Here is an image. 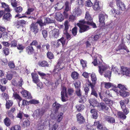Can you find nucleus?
I'll return each instance as SVG.
<instances>
[{"label": "nucleus", "mask_w": 130, "mask_h": 130, "mask_svg": "<svg viewBox=\"0 0 130 130\" xmlns=\"http://www.w3.org/2000/svg\"><path fill=\"white\" fill-rule=\"evenodd\" d=\"M118 50L124 49L128 53L129 52V51L127 49V46L123 43L120 44L118 47Z\"/></svg>", "instance_id": "nucleus-24"}, {"label": "nucleus", "mask_w": 130, "mask_h": 130, "mask_svg": "<svg viewBox=\"0 0 130 130\" xmlns=\"http://www.w3.org/2000/svg\"><path fill=\"white\" fill-rule=\"evenodd\" d=\"M101 35L100 34L96 35L94 36H92L91 37H92V39H91L92 41H96L100 37Z\"/></svg>", "instance_id": "nucleus-39"}, {"label": "nucleus", "mask_w": 130, "mask_h": 130, "mask_svg": "<svg viewBox=\"0 0 130 130\" xmlns=\"http://www.w3.org/2000/svg\"><path fill=\"white\" fill-rule=\"evenodd\" d=\"M26 52L29 55L33 53L34 51V49L33 47L31 46H28L26 48Z\"/></svg>", "instance_id": "nucleus-27"}, {"label": "nucleus", "mask_w": 130, "mask_h": 130, "mask_svg": "<svg viewBox=\"0 0 130 130\" xmlns=\"http://www.w3.org/2000/svg\"><path fill=\"white\" fill-rule=\"evenodd\" d=\"M64 29L63 31V32H66L68 31V30L69 28V22L68 21H66L64 23Z\"/></svg>", "instance_id": "nucleus-34"}, {"label": "nucleus", "mask_w": 130, "mask_h": 130, "mask_svg": "<svg viewBox=\"0 0 130 130\" xmlns=\"http://www.w3.org/2000/svg\"><path fill=\"white\" fill-rule=\"evenodd\" d=\"M2 7L4 8V10L5 11L9 12L10 11L9 6L5 3H2Z\"/></svg>", "instance_id": "nucleus-31"}, {"label": "nucleus", "mask_w": 130, "mask_h": 130, "mask_svg": "<svg viewBox=\"0 0 130 130\" xmlns=\"http://www.w3.org/2000/svg\"><path fill=\"white\" fill-rule=\"evenodd\" d=\"M91 77L93 82V83H92V84H94V85H95L97 80V78L94 73H92L91 75Z\"/></svg>", "instance_id": "nucleus-33"}, {"label": "nucleus", "mask_w": 130, "mask_h": 130, "mask_svg": "<svg viewBox=\"0 0 130 130\" xmlns=\"http://www.w3.org/2000/svg\"><path fill=\"white\" fill-rule=\"evenodd\" d=\"M65 9L64 11H68L70 9V7L69 6V2L68 1H66L65 3Z\"/></svg>", "instance_id": "nucleus-45"}, {"label": "nucleus", "mask_w": 130, "mask_h": 130, "mask_svg": "<svg viewBox=\"0 0 130 130\" xmlns=\"http://www.w3.org/2000/svg\"><path fill=\"white\" fill-rule=\"evenodd\" d=\"M3 52L5 55H8L9 54L10 51L8 48L5 47L3 48Z\"/></svg>", "instance_id": "nucleus-42"}, {"label": "nucleus", "mask_w": 130, "mask_h": 130, "mask_svg": "<svg viewBox=\"0 0 130 130\" xmlns=\"http://www.w3.org/2000/svg\"><path fill=\"white\" fill-rule=\"evenodd\" d=\"M54 20L48 18H46L44 19V23H43L42 21V23L44 24V25H43V26L45 25L46 23H54Z\"/></svg>", "instance_id": "nucleus-25"}, {"label": "nucleus", "mask_w": 130, "mask_h": 130, "mask_svg": "<svg viewBox=\"0 0 130 130\" xmlns=\"http://www.w3.org/2000/svg\"><path fill=\"white\" fill-rule=\"evenodd\" d=\"M90 112L91 113L92 116L94 119H96L98 117V115L97 110L95 109H91Z\"/></svg>", "instance_id": "nucleus-29"}, {"label": "nucleus", "mask_w": 130, "mask_h": 130, "mask_svg": "<svg viewBox=\"0 0 130 130\" xmlns=\"http://www.w3.org/2000/svg\"><path fill=\"white\" fill-rule=\"evenodd\" d=\"M64 106L60 105L56 102H55L53 104V111L55 114H56L58 111L59 109L61 107H63Z\"/></svg>", "instance_id": "nucleus-7"}, {"label": "nucleus", "mask_w": 130, "mask_h": 130, "mask_svg": "<svg viewBox=\"0 0 130 130\" xmlns=\"http://www.w3.org/2000/svg\"><path fill=\"white\" fill-rule=\"evenodd\" d=\"M92 39V37H89L88 39V41L86 42V43L87 47H89L91 46V44L90 43H92V41L91 39Z\"/></svg>", "instance_id": "nucleus-49"}, {"label": "nucleus", "mask_w": 130, "mask_h": 130, "mask_svg": "<svg viewBox=\"0 0 130 130\" xmlns=\"http://www.w3.org/2000/svg\"><path fill=\"white\" fill-rule=\"evenodd\" d=\"M85 19H86L88 21L90 20L91 21L92 20V17H91L90 14L88 12H87L86 13Z\"/></svg>", "instance_id": "nucleus-47"}, {"label": "nucleus", "mask_w": 130, "mask_h": 130, "mask_svg": "<svg viewBox=\"0 0 130 130\" xmlns=\"http://www.w3.org/2000/svg\"><path fill=\"white\" fill-rule=\"evenodd\" d=\"M105 85V87L106 89H108L113 86V84L109 82H103Z\"/></svg>", "instance_id": "nucleus-44"}, {"label": "nucleus", "mask_w": 130, "mask_h": 130, "mask_svg": "<svg viewBox=\"0 0 130 130\" xmlns=\"http://www.w3.org/2000/svg\"><path fill=\"white\" fill-rule=\"evenodd\" d=\"M21 93L23 96L26 99H30L32 98L30 93L26 90H24L22 91Z\"/></svg>", "instance_id": "nucleus-14"}, {"label": "nucleus", "mask_w": 130, "mask_h": 130, "mask_svg": "<svg viewBox=\"0 0 130 130\" xmlns=\"http://www.w3.org/2000/svg\"><path fill=\"white\" fill-rule=\"evenodd\" d=\"M47 58L50 59H52L54 57L53 54L51 52H48L47 53Z\"/></svg>", "instance_id": "nucleus-56"}, {"label": "nucleus", "mask_w": 130, "mask_h": 130, "mask_svg": "<svg viewBox=\"0 0 130 130\" xmlns=\"http://www.w3.org/2000/svg\"><path fill=\"white\" fill-rule=\"evenodd\" d=\"M62 4V3H61V4L58 3L57 4V6L55 8L56 10H59L61 9L63 7L61 5Z\"/></svg>", "instance_id": "nucleus-58"}, {"label": "nucleus", "mask_w": 130, "mask_h": 130, "mask_svg": "<svg viewBox=\"0 0 130 130\" xmlns=\"http://www.w3.org/2000/svg\"><path fill=\"white\" fill-rule=\"evenodd\" d=\"M104 119L108 122L110 123H113L115 122V119L110 116H104Z\"/></svg>", "instance_id": "nucleus-20"}, {"label": "nucleus", "mask_w": 130, "mask_h": 130, "mask_svg": "<svg viewBox=\"0 0 130 130\" xmlns=\"http://www.w3.org/2000/svg\"><path fill=\"white\" fill-rule=\"evenodd\" d=\"M117 5L119 7L120 10H124L125 9V6L124 4L122 2H120L119 3H117Z\"/></svg>", "instance_id": "nucleus-26"}, {"label": "nucleus", "mask_w": 130, "mask_h": 130, "mask_svg": "<svg viewBox=\"0 0 130 130\" xmlns=\"http://www.w3.org/2000/svg\"><path fill=\"white\" fill-rule=\"evenodd\" d=\"M55 18L57 20L60 22H61L63 20L62 15L59 12L56 13L55 15Z\"/></svg>", "instance_id": "nucleus-19"}, {"label": "nucleus", "mask_w": 130, "mask_h": 130, "mask_svg": "<svg viewBox=\"0 0 130 130\" xmlns=\"http://www.w3.org/2000/svg\"><path fill=\"white\" fill-rule=\"evenodd\" d=\"M98 106L102 110L105 111H107L109 109L108 106L106 105L105 103L101 102L99 103Z\"/></svg>", "instance_id": "nucleus-16"}, {"label": "nucleus", "mask_w": 130, "mask_h": 130, "mask_svg": "<svg viewBox=\"0 0 130 130\" xmlns=\"http://www.w3.org/2000/svg\"><path fill=\"white\" fill-rule=\"evenodd\" d=\"M18 49L20 50H23L25 48V47L22 45L19 44L17 46Z\"/></svg>", "instance_id": "nucleus-64"}, {"label": "nucleus", "mask_w": 130, "mask_h": 130, "mask_svg": "<svg viewBox=\"0 0 130 130\" xmlns=\"http://www.w3.org/2000/svg\"><path fill=\"white\" fill-rule=\"evenodd\" d=\"M99 72L101 75H102L103 72L107 69V67L104 66H99Z\"/></svg>", "instance_id": "nucleus-30"}, {"label": "nucleus", "mask_w": 130, "mask_h": 130, "mask_svg": "<svg viewBox=\"0 0 130 130\" xmlns=\"http://www.w3.org/2000/svg\"><path fill=\"white\" fill-rule=\"evenodd\" d=\"M76 107L77 110L78 111H82L85 108V107L83 105L80 104L76 105Z\"/></svg>", "instance_id": "nucleus-40"}, {"label": "nucleus", "mask_w": 130, "mask_h": 130, "mask_svg": "<svg viewBox=\"0 0 130 130\" xmlns=\"http://www.w3.org/2000/svg\"><path fill=\"white\" fill-rule=\"evenodd\" d=\"M34 10V9L33 8H29L28 9L27 11L25 12V13L27 15L29 14H30L31 12H33Z\"/></svg>", "instance_id": "nucleus-63"}, {"label": "nucleus", "mask_w": 130, "mask_h": 130, "mask_svg": "<svg viewBox=\"0 0 130 130\" xmlns=\"http://www.w3.org/2000/svg\"><path fill=\"white\" fill-rule=\"evenodd\" d=\"M63 113L62 112H60L57 116V121L58 122H60L63 117Z\"/></svg>", "instance_id": "nucleus-41"}, {"label": "nucleus", "mask_w": 130, "mask_h": 130, "mask_svg": "<svg viewBox=\"0 0 130 130\" xmlns=\"http://www.w3.org/2000/svg\"><path fill=\"white\" fill-rule=\"evenodd\" d=\"M100 96L101 99L106 104H108L110 106L113 104V102L112 100L106 98H104L100 95Z\"/></svg>", "instance_id": "nucleus-15"}, {"label": "nucleus", "mask_w": 130, "mask_h": 130, "mask_svg": "<svg viewBox=\"0 0 130 130\" xmlns=\"http://www.w3.org/2000/svg\"><path fill=\"white\" fill-rule=\"evenodd\" d=\"M111 72L110 71H108L106 72L104 76L107 77L109 79L111 76Z\"/></svg>", "instance_id": "nucleus-57"}, {"label": "nucleus", "mask_w": 130, "mask_h": 130, "mask_svg": "<svg viewBox=\"0 0 130 130\" xmlns=\"http://www.w3.org/2000/svg\"><path fill=\"white\" fill-rule=\"evenodd\" d=\"M82 13V10L79 7H76L73 10V14L76 17L81 15Z\"/></svg>", "instance_id": "nucleus-11"}, {"label": "nucleus", "mask_w": 130, "mask_h": 130, "mask_svg": "<svg viewBox=\"0 0 130 130\" xmlns=\"http://www.w3.org/2000/svg\"><path fill=\"white\" fill-rule=\"evenodd\" d=\"M93 8L94 10L96 11L100 10V7L99 6V2L97 0L95 1Z\"/></svg>", "instance_id": "nucleus-22"}, {"label": "nucleus", "mask_w": 130, "mask_h": 130, "mask_svg": "<svg viewBox=\"0 0 130 130\" xmlns=\"http://www.w3.org/2000/svg\"><path fill=\"white\" fill-rule=\"evenodd\" d=\"M38 64V65L40 67H44L48 66V64L47 62L45 61H39Z\"/></svg>", "instance_id": "nucleus-32"}, {"label": "nucleus", "mask_w": 130, "mask_h": 130, "mask_svg": "<svg viewBox=\"0 0 130 130\" xmlns=\"http://www.w3.org/2000/svg\"><path fill=\"white\" fill-rule=\"evenodd\" d=\"M14 10L15 12L19 13L21 12L23 10L22 8L20 6L18 7L15 8Z\"/></svg>", "instance_id": "nucleus-50"}, {"label": "nucleus", "mask_w": 130, "mask_h": 130, "mask_svg": "<svg viewBox=\"0 0 130 130\" xmlns=\"http://www.w3.org/2000/svg\"><path fill=\"white\" fill-rule=\"evenodd\" d=\"M61 95L62 101L63 102L66 101L68 96L66 92V89L65 87H63L61 92Z\"/></svg>", "instance_id": "nucleus-9"}, {"label": "nucleus", "mask_w": 130, "mask_h": 130, "mask_svg": "<svg viewBox=\"0 0 130 130\" xmlns=\"http://www.w3.org/2000/svg\"><path fill=\"white\" fill-rule=\"evenodd\" d=\"M32 80L35 83L37 84L38 83L39 81L38 76L36 73H32L31 74Z\"/></svg>", "instance_id": "nucleus-17"}, {"label": "nucleus", "mask_w": 130, "mask_h": 130, "mask_svg": "<svg viewBox=\"0 0 130 130\" xmlns=\"http://www.w3.org/2000/svg\"><path fill=\"white\" fill-rule=\"evenodd\" d=\"M89 102L90 105L92 106H98L99 104L96 100L93 99H89Z\"/></svg>", "instance_id": "nucleus-23"}, {"label": "nucleus", "mask_w": 130, "mask_h": 130, "mask_svg": "<svg viewBox=\"0 0 130 130\" xmlns=\"http://www.w3.org/2000/svg\"><path fill=\"white\" fill-rule=\"evenodd\" d=\"M112 70L116 74L118 73L119 75L120 74L119 73H118L119 70L118 68L117 67L112 66Z\"/></svg>", "instance_id": "nucleus-52"}, {"label": "nucleus", "mask_w": 130, "mask_h": 130, "mask_svg": "<svg viewBox=\"0 0 130 130\" xmlns=\"http://www.w3.org/2000/svg\"><path fill=\"white\" fill-rule=\"evenodd\" d=\"M87 84L89 86H90L91 87L92 89V92L91 94L93 95L96 97H97L98 94L94 89V87L95 86L94 84H92V83L89 81H88Z\"/></svg>", "instance_id": "nucleus-13"}, {"label": "nucleus", "mask_w": 130, "mask_h": 130, "mask_svg": "<svg viewBox=\"0 0 130 130\" xmlns=\"http://www.w3.org/2000/svg\"><path fill=\"white\" fill-rule=\"evenodd\" d=\"M77 31V28L76 27H75L72 29V32L74 36L76 35Z\"/></svg>", "instance_id": "nucleus-59"}, {"label": "nucleus", "mask_w": 130, "mask_h": 130, "mask_svg": "<svg viewBox=\"0 0 130 130\" xmlns=\"http://www.w3.org/2000/svg\"><path fill=\"white\" fill-rule=\"evenodd\" d=\"M23 125L25 126H27L30 125V121L27 119L26 120L23 122Z\"/></svg>", "instance_id": "nucleus-61"}, {"label": "nucleus", "mask_w": 130, "mask_h": 130, "mask_svg": "<svg viewBox=\"0 0 130 130\" xmlns=\"http://www.w3.org/2000/svg\"><path fill=\"white\" fill-rule=\"evenodd\" d=\"M52 45L56 47H58L60 45V42L59 41V39L56 41H52L51 42Z\"/></svg>", "instance_id": "nucleus-35"}, {"label": "nucleus", "mask_w": 130, "mask_h": 130, "mask_svg": "<svg viewBox=\"0 0 130 130\" xmlns=\"http://www.w3.org/2000/svg\"><path fill=\"white\" fill-rule=\"evenodd\" d=\"M86 24H87V22L85 21L84 20L80 21L79 23L77 24V26L79 28L80 33L87 31L90 29L89 27L86 25Z\"/></svg>", "instance_id": "nucleus-2"}, {"label": "nucleus", "mask_w": 130, "mask_h": 130, "mask_svg": "<svg viewBox=\"0 0 130 130\" xmlns=\"http://www.w3.org/2000/svg\"><path fill=\"white\" fill-rule=\"evenodd\" d=\"M21 127L20 125H16L13 126L10 130H21Z\"/></svg>", "instance_id": "nucleus-46"}, {"label": "nucleus", "mask_w": 130, "mask_h": 130, "mask_svg": "<svg viewBox=\"0 0 130 130\" xmlns=\"http://www.w3.org/2000/svg\"><path fill=\"white\" fill-rule=\"evenodd\" d=\"M46 111L44 109H37L34 111L33 114V116L34 117L41 118Z\"/></svg>", "instance_id": "nucleus-4"}, {"label": "nucleus", "mask_w": 130, "mask_h": 130, "mask_svg": "<svg viewBox=\"0 0 130 130\" xmlns=\"http://www.w3.org/2000/svg\"><path fill=\"white\" fill-rule=\"evenodd\" d=\"M3 18L5 21H10L12 18V15L10 13H7L4 14Z\"/></svg>", "instance_id": "nucleus-21"}, {"label": "nucleus", "mask_w": 130, "mask_h": 130, "mask_svg": "<svg viewBox=\"0 0 130 130\" xmlns=\"http://www.w3.org/2000/svg\"><path fill=\"white\" fill-rule=\"evenodd\" d=\"M50 35L54 38L57 39L60 36V32L58 29H54L50 31Z\"/></svg>", "instance_id": "nucleus-6"}, {"label": "nucleus", "mask_w": 130, "mask_h": 130, "mask_svg": "<svg viewBox=\"0 0 130 130\" xmlns=\"http://www.w3.org/2000/svg\"><path fill=\"white\" fill-rule=\"evenodd\" d=\"M13 103L10 100L7 101L6 105V108L8 109H9L10 107L12 105Z\"/></svg>", "instance_id": "nucleus-38"}, {"label": "nucleus", "mask_w": 130, "mask_h": 130, "mask_svg": "<svg viewBox=\"0 0 130 130\" xmlns=\"http://www.w3.org/2000/svg\"><path fill=\"white\" fill-rule=\"evenodd\" d=\"M94 124L97 125V128L99 129H102L103 128L102 124L100 123V122L99 121L95 122Z\"/></svg>", "instance_id": "nucleus-51"}, {"label": "nucleus", "mask_w": 130, "mask_h": 130, "mask_svg": "<svg viewBox=\"0 0 130 130\" xmlns=\"http://www.w3.org/2000/svg\"><path fill=\"white\" fill-rule=\"evenodd\" d=\"M121 72L123 75L130 77V69L124 67H121Z\"/></svg>", "instance_id": "nucleus-8"}, {"label": "nucleus", "mask_w": 130, "mask_h": 130, "mask_svg": "<svg viewBox=\"0 0 130 130\" xmlns=\"http://www.w3.org/2000/svg\"><path fill=\"white\" fill-rule=\"evenodd\" d=\"M99 22L103 25H104L105 21L107 19L108 16L105 14H99Z\"/></svg>", "instance_id": "nucleus-12"}, {"label": "nucleus", "mask_w": 130, "mask_h": 130, "mask_svg": "<svg viewBox=\"0 0 130 130\" xmlns=\"http://www.w3.org/2000/svg\"><path fill=\"white\" fill-rule=\"evenodd\" d=\"M125 101L121 100L120 102V106L122 110L124 112L126 115H127L129 112L127 108L126 107L125 104Z\"/></svg>", "instance_id": "nucleus-10"}, {"label": "nucleus", "mask_w": 130, "mask_h": 130, "mask_svg": "<svg viewBox=\"0 0 130 130\" xmlns=\"http://www.w3.org/2000/svg\"><path fill=\"white\" fill-rule=\"evenodd\" d=\"M2 99H5L6 100L7 99H8V95L5 93H3L2 94V96H1Z\"/></svg>", "instance_id": "nucleus-54"}, {"label": "nucleus", "mask_w": 130, "mask_h": 130, "mask_svg": "<svg viewBox=\"0 0 130 130\" xmlns=\"http://www.w3.org/2000/svg\"><path fill=\"white\" fill-rule=\"evenodd\" d=\"M7 112L8 116L11 119H13L14 116H13V113L10 112L9 111H7Z\"/></svg>", "instance_id": "nucleus-60"}, {"label": "nucleus", "mask_w": 130, "mask_h": 130, "mask_svg": "<svg viewBox=\"0 0 130 130\" xmlns=\"http://www.w3.org/2000/svg\"><path fill=\"white\" fill-rule=\"evenodd\" d=\"M38 24H39L41 28L44 24L42 23V20H40L38 21L36 23H32L30 26L31 30L35 34L37 33L39 31Z\"/></svg>", "instance_id": "nucleus-1"}, {"label": "nucleus", "mask_w": 130, "mask_h": 130, "mask_svg": "<svg viewBox=\"0 0 130 130\" xmlns=\"http://www.w3.org/2000/svg\"><path fill=\"white\" fill-rule=\"evenodd\" d=\"M81 64L82 65L83 68L84 69L86 67L87 62L86 61L83 59H81L80 61Z\"/></svg>", "instance_id": "nucleus-53"}, {"label": "nucleus", "mask_w": 130, "mask_h": 130, "mask_svg": "<svg viewBox=\"0 0 130 130\" xmlns=\"http://www.w3.org/2000/svg\"><path fill=\"white\" fill-rule=\"evenodd\" d=\"M118 87L120 89L119 92L121 96L123 97H126L129 95V93L125 91L127 89L124 86L121 84H119Z\"/></svg>", "instance_id": "nucleus-3"}, {"label": "nucleus", "mask_w": 130, "mask_h": 130, "mask_svg": "<svg viewBox=\"0 0 130 130\" xmlns=\"http://www.w3.org/2000/svg\"><path fill=\"white\" fill-rule=\"evenodd\" d=\"M45 84L47 86H49L50 85H52L53 84V83L51 82L50 80H47L46 79L45 82Z\"/></svg>", "instance_id": "nucleus-62"}, {"label": "nucleus", "mask_w": 130, "mask_h": 130, "mask_svg": "<svg viewBox=\"0 0 130 130\" xmlns=\"http://www.w3.org/2000/svg\"><path fill=\"white\" fill-rule=\"evenodd\" d=\"M78 74L76 72H74L71 74V77L74 79H76L78 77Z\"/></svg>", "instance_id": "nucleus-48"}, {"label": "nucleus", "mask_w": 130, "mask_h": 130, "mask_svg": "<svg viewBox=\"0 0 130 130\" xmlns=\"http://www.w3.org/2000/svg\"><path fill=\"white\" fill-rule=\"evenodd\" d=\"M117 115L118 117L123 119H125L126 117L123 112L121 111H118L117 112Z\"/></svg>", "instance_id": "nucleus-28"}, {"label": "nucleus", "mask_w": 130, "mask_h": 130, "mask_svg": "<svg viewBox=\"0 0 130 130\" xmlns=\"http://www.w3.org/2000/svg\"><path fill=\"white\" fill-rule=\"evenodd\" d=\"M13 95L15 99H18L19 101V102L18 105L20 107V105L21 102L22 100V99L19 95L17 93L14 94Z\"/></svg>", "instance_id": "nucleus-36"}, {"label": "nucleus", "mask_w": 130, "mask_h": 130, "mask_svg": "<svg viewBox=\"0 0 130 130\" xmlns=\"http://www.w3.org/2000/svg\"><path fill=\"white\" fill-rule=\"evenodd\" d=\"M47 121H44L42 119H40L38 121L37 127L38 130L42 129L44 127L47 125Z\"/></svg>", "instance_id": "nucleus-5"}, {"label": "nucleus", "mask_w": 130, "mask_h": 130, "mask_svg": "<svg viewBox=\"0 0 130 130\" xmlns=\"http://www.w3.org/2000/svg\"><path fill=\"white\" fill-rule=\"evenodd\" d=\"M77 121L80 123H82L84 121V118L80 113H78L76 116Z\"/></svg>", "instance_id": "nucleus-18"}, {"label": "nucleus", "mask_w": 130, "mask_h": 130, "mask_svg": "<svg viewBox=\"0 0 130 130\" xmlns=\"http://www.w3.org/2000/svg\"><path fill=\"white\" fill-rule=\"evenodd\" d=\"M75 89L80 88V82L78 80H76L74 84Z\"/></svg>", "instance_id": "nucleus-43"}, {"label": "nucleus", "mask_w": 130, "mask_h": 130, "mask_svg": "<svg viewBox=\"0 0 130 130\" xmlns=\"http://www.w3.org/2000/svg\"><path fill=\"white\" fill-rule=\"evenodd\" d=\"M17 41L14 40L11 41L10 43L11 47H15L17 45Z\"/></svg>", "instance_id": "nucleus-55"}, {"label": "nucleus", "mask_w": 130, "mask_h": 130, "mask_svg": "<svg viewBox=\"0 0 130 130\" xmlns=\"http://www.w3.org/2000/svg\"><path fill=\"white\" fill-rule=\"evenodd\" d=\"M4 122L5 125L7 126H9L11 123L10 120L8 117H6L4 119Z\"/></svg>", "instance_id": "nucleus-37"}]
</instances>
